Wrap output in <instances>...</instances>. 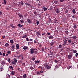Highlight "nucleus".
<instances>
[{
  "instance_id": "1",
  "label": "nucleus",
  "mask_w": 78,
  "mask_h": 78,
  "mask_svg": "<svg viewBox=\"0 0 78 78\" xmlns=\"http://www.w3.org/2000/svg\"><path fill=\"white\" fill-rule=\"evenodd\" d=\"M44 67H45V68L46 69H51V66L47 63H45L44 64Z\"/></svg>"
},
{
  "instance_id": "2",
  "label": "nucleus",
  "mask_w": 78,
  "mask_h": 78,
  "mask_svg": "<svg viewBox=\"0 0 78 78\" xmlns=\"http://www.w3.org/2000/svg\"><path fill=\"white\" fill-rule=\"evenodd\" d=\"M30 51L31 53V54H33L34 53V48H33L31 49H30Z\"/></svg>"
},
{
  "instance_id": "3",
  "label": "nucleus",
  "mask_w": 78,
  "mask_h": 78,
  "mask_svg": "<svg viewBox=\"0 0 78 78\" xmlns=\"http://www.w3.org/2000/svg\"><path fill=\"white\" fill-rule=\"evenodd\" d=\"M67 56L68 59H70L72 58V56H73V55H68Z\"/></svg>"
},
{
  "instance_id": "4",
  "label": "nucleus",
  "mask_w": 78,
  "mask_h": 78,
  "mask_svg": "<svg viewBox=\"0 0 78 78\" xmlns=\"http://www.w3.org/2000/svg\"><path fill=\"white\" fill-rule=\"evenodd\" d=\"M49 39H53L54 37H53V35H51L48 37Z\"/></svg>"
},
{
  "instance_id": "5",
  "label": "nucleus",
  "mask_w": 78,
  "mask_h": 78,
  "mask_svg": "<svg viewBox=\"0 0 78 78\" xmlns=\"http://www.w3.org/2000/svg\"><path fill=\"white\" fill-rule=\"evenodd\" d=\"M35 68V66H31L30 67V69L31 70H33Z\"/></svg>"
},
{
  "instance_id": "6",
  "label": "nucleus",
  "mask_w": 78,
  "mask_h": 78,
  "mask_svg": "<svg viewBox=\"0 0 78 78\" xmlns=\"http://www.w3.org/2000/svg\"><path fill=\"white\" fill-rule=\"evenodd\" d=\"M27 22L29 23H31V20H30V19H28L27 20Z\"/></svg>"
},
{
  "instance_id": "7",
  "label": "nucleus",
  "mask_w": 78,
  "mask_h": 78,
  "mask_svg": "<svg viewBox=\"0 0 78 78\" xmlns=\"http://www.w3.org/2000/svg\"><path fill=\"white\" fill-rule=\"evenodd\" d=\"M54 21L55 23H58V20H57L56 19V18L54 20Z\"/></svg>"
},
{
  "instance_id": "8",
  "label": "nucleus",
  "mask_w": 78,
  "mask_h": 78,
  "mask_svg": "<svg viewBox=\"0 0 78 78\" xmlns=\"http://www.w3.org/2000/svg\"><path fill=\"white\" fill-rule=\"evenodd\" d=\"M18 16L20 18H22V19H23V15H21L20 14H19Z\"/></svg>"
},
{
  "instance_id": "9",
  "label": "nucleus",
  "mask_w": 78,
  "mask_h": 78,
  "mask_svg": "<svg viewBox=\"0 0 78 78\" xmlns=\"http://www.w3.org/2000/svg\"><path fill=\"white\" fill-rule=\"evenodd\" d=\"M1 64L2 65L6 64V62H5V61H2L1 62Z\"/></svg>"
},
{
  "instance_id": "10",
  "label": "nucleus",
  "mask_w": 78,
  "mask_h": 78,
  "mask_svg": "<svg viewBox=\"0 0 78 78\" xmlns=\"http://www.w3.org/2000/svg\"><path fill=\"white\" fill-rule=\"evenodd\" d=\"M69 50L70 51H72L73 53V49H71L70 50L69 48H68L66 49V50Z\"/></svg>"
},
{
  "instance_id": "11",
  "label": "nucleus",
  "mask_w": 78,
  "mask_h": 78,
  "mask_svg": "<svg viewBox=\"0 0 78 78\" xmlns=\"http://www.w3.org/2000/svg\"><path fill=\"white\" fill-rule=\"evenodd\" d=\"M53 55V52H49L48 53V55H51V56H52Z\"/></svg>"
},
{
  "instance_id": "12",
  "label": "nucleus",
  "mask_w": 78,
  "mask_h": 78,
  "mask_svg": "<svg viewBox=\"0 0 78 78\" xmlns=\"http://www.w3.org/2000/svg\"><path fill=\"white\" fill-rule=\"evenodd\" d=\"M39 62H40V61L39 60H37L35 61V63L36 64H38V63H39Z\"/></svg>"
},
{
  "instance_id": "13",
  "label": "nucleus",
  "mask_w": 78,
  "mask_h": 78,
  "mask_svg": "<svg viewBox=\"0 0 78 78\" xmlns=\"http://www.w3.org/2000/svg\"><path fill=\"white\" fill-rule=\"evenodd\" d=\"M60 11H59V9H56V13H60Z\"/></svg>"
},
{
  "instance_id": "14",
  "label": "nucleus",
  "mask_w": 78,
  "mask_h": 78,
  "mask_svg": "<svg viewBox=\"0 0 78 78\" xmlns=\"http://www.w3.org/2000/svg\"><path fill=\"white\" fill-rule=\"evenodd\" d=\"M23 49L24 50H27L28 49V46H24L23 47Z\"/></svg>"
},
{
  "instance_id": "15",
  "label": "nucleus",
  "mask_w": 78,
  "mask_h": 78,
  "mask_svg": "<svg viewBox=\"0 0 78 78\" xmlns=\"http://www.w3.org/2000/svg\"><path fill=\"white\" fill-rule=\"evenodd\" d=\"M16 49H19V44H16Z\"/></svg>"
},
{
  "instance_id": "16",
  "label": "nucleus",
  "mask_w": 78,
  "mask_h": 78,
  "mask_svg": "<svg viewBox=\"0 0 78 78\" xmlns=\"http://www.w3.org/2000/svg\"><path fill=\"white\" fill-rule=\"evenodd\" d=\"M11 74L12 75H15V72L12 71L11 72Z\"/></svg>"
},
{
  "instance_id": "17",
  "label": "nucleus",
  "mask_w": 78,
  "mask_h": 78,
  "mask_svg": "<svg viewBox=\"0 0 78 78\" xmlns=\"http://www.w3.org/2000/svg\"><path fill=\"white\" fill-rule=\"evenodd\" d=\"M12 50H14L15 48V46L14 45V44H12Z\"/></svg>"
},
{
  "instance_id": "18",
  "label": "nucleus",
  "mask_w": 78,
  "mask_h": 78,
  "mask_svg": "<svg viewBox=\"0 0 78 78\" xmlns=\"http://www.w3.org/2000/svg\"><path fill=\"white\" fill-rule=\"evenodd\" d=\"M26 37H27V35H24L22 37V38H26Z\"/></svg>"
},
{
  "instance_id": "19",
  "label": "nucleus",
  "mask_w": 78,
  "mask_h": 78,
  "mask_svg": "<svg viewBox=\"0 0 78 78\" xmlns=\"http://www.w3.org/2000/svg\"><path fill=\"white\" fill-rule=\"evenodd\" d=\"M9 68H10V69H11V70H13V67L12 66H10L9 67Z\"/></svg>"
},
{
  "instance_id": "20",
  "label": "nucleus",
  "mask_w": 78,
  "mask_h": 78,
  "mask_svg": "<svg viewBox=\"0 0 78 78\" xmlns=\"http://www.w3.org/2000/svg\"><path fill=\"white\" fill-rule=\"evenodd\" d=\"M72 12H73V13H74V14H75V13H76V12L75 11V9H73L72 11Z\"/></svg>"
},
{
  "instance_id": "21",
  "label": "nucleus",
  "mask_w": 78,
  "mask_h": 78,
  "mask_svg": "<svg viewBox=\"0 0 78 78\" xmlns=\"http://www.w3.org/2000/svg\"><path fill=\"white\" fill-rule=\"evenodd\" d=\"M5 46L6 47H8L9 46V44L8 43H6L5 44Z\"/></svg>"
},
{
  "instance_id": "22",
  "label": "nucleus",
  "mask_w": 78,
  "mask_h": 78,
  "mask_svg": "<svg viewBox=\"0 0 78 78\" xmlns=\"http://www.w3.org/2000/svg\"><path fill=\"white\" fill-rule=\"evenodd\" d=\"M72 38L73 39H76V38H77V37H76V36H74Z\"/></svg>"
},
{
  "instance_id": "23",
  "label": "nucleus",
  "mask_w": 78,
  "mask_h": 78,
  "mask_svg": "<svg viewBox=\"0 0 78 78\" xmlns=\"http://www.w3.org/2000/svg\"><path fill=\"white\" fill-rule=\"evenodd\" d=\"M37 74L38 75H41L40 71H37Z\"/></svg>"
},
{
  "instance_id": "24",
  "label": "nucleus",
  "mask_w": 78,
  "mask_h": 78,
  "mask_svg": "<svg viewBox=\"0 0 78 78\" xmlns=\"http://www.w3.org/2000/svg\"><path fill=\"white\" fill-rule=\"evenodd\" d=\"M37 36H39V35H40V33L39 32H37Z\"/></svg>"
},
{
  "instance_id": "25",
  "label": "nucleus",
  "mask_w": 78,
  "mask_h": 78,
  "mask_svg": "<svg viewBox=\"0 0 78 78\" xmlns=\"http://www.w3.org/2000/svg\"><path fill=\"white\" fill-rule=\"evenodd\" d=\"M18 26L20 27H23V25H21V24H18Z\"/></svg>"
},
{
  "instance_id": "26",
  "label": "nucleus",
  "mask_w": 78,
  "mask_h": 78,
  "mask_svg": "<svg viewBox=\"0 0 78 78\" xmlns=\"http://www.w3.org/2000/svg\"><path fill=\"white\" fill-rule=\"evenodd\" d=\"M10 42L11 44H12L14 42V41H13V40H10Z\"/></svg>"
},
{
  "instance_id": "27",
  "label": "nucleus",
  "mask_w": 78,
  "mask_h": 78,
  "mask_svg": "<svg viewBox=\"0 0 78 78\" xmlns=\"http://www.w3.org/2000/svg\"><path fill=\"white\" fill-rule=\"evenodd\" d=\"M34 14H35V15L37 17V12H34Z\"/></svg>"
},
{
  "instance_id": "28",
  "label": "nucleus",
  "mask_w": 78,
  "mask_h": 78,
  "mask_svg": "<svg viewBox=\"0 0 78 78\" xmlns=\"http://www.w3.org/2000/svg\"><path fill=\"white\" fill-rule=\"evenodd\" d=\"M14 61L15 62H17V59H16V58H14Z\"/></svg>"
},
{
  "instance_id": "29",
  "label": "nucleus",
  "mask_w": 78,
  "mask_h": 78,
  "mask_svg": "<svg viewBox=\"0 0 78 78\" xmlns=\"http://www.w3.org/2000/svg\"><path fill=\"white\" fill-rule=\"evenodd\" d=\"M28 44H29V45H31V44H33V43L31 42H28Z\"/></svg>"
},
{
  "instance_id": "30",
  "label": "nucleus",
  "mask_w": 78,
  "mask_h": 78,
  "mask_svg": "<svg viewBox=\"0 0 78 78\" xmlns=\"http://www.w3.org/2000/svg\"><path fill=\"white\" fill-rule=\"evenodd\" d=\"M55 44V42L53 41H52L51 42V45H53Z\"/></svg>"
},
{
  "instance_id": "31",
  "label": "nucleus",
  "mask_w": 78,
  "mask_h": 78,
  "mask_svg": "<svg viewBox=\"0 0 78 78\" xmlns=\"http://www.w3.org/2000/svg\"><path fill=\"white\" fill-rule=\"evenodd\" d=\"M23 78H27V75L26 74H24L23 75Z\"/></svg>"
},
{
  "instance_id": "32",
  "label": "nucleus",
  "mask_w": 78,
  "mask_h": 78,
  "mask_svg": "<svg viewBox=\"0 0 78 78\" xmlns=\"http://www.w3.org/2000/svg\"><path fill=\"white\" fill-rule=\"evenodd\" d=\"M3 67H1L0 68V70L1 71H2V70H3Z\"/></svg>"
},
{
  "instance_id": "33",
  "label": "nucleus",
  "mask_w": 78,
  "mask_h": 78,
  "mask_svg": "<svg viewBox=\"0 0 78 78\" xmlns=\"http://www.w3.org/2000/svg\"><path fill=\"white\" fill-rule=\"evenodd\" d=\"M36 23H37V25H39V22L38 20H37L36 21Z\"/></svg>"
},
{
  "instance_id": "34",
  "label": "nucleus",
  "mask_w": 78,
  "mask_h": 78,
  "mask_svg": "<svg viewBox=\"0 0 78 78\" xmlns=\"http://www.w3.org/2000/svg\"><path fill=\"white\" fill-rule=\"evenodd\" d=\"M73 27L74 28V29H76V28H77V27L76 25H75Z\"/></svg>"
},
{
  "instance_id": "35",
  "label": "nucleus",
  "mask_w": 78,
  "mask_h": 78,
  "mask_svg": "<svg viewBox=\"0 0 78 78\" xmlns=\"http://www.w3.org/2000/svg\"><path fill=\"white\" fill-rule=\"evenodd\" d=\"M49 22L50 23H52V20H51V19H49Z\"/></svg>"
},
{
  "instance_id": "36",
  "label": "nucleus",
  "mask_w": 78,
  "mask_h": 78,
  "mask_svg": "<svg viewBox=\"0 0 78 78\" xmlns=\"http://www.w3.org/2000/svg\"><path fill=\"white\" fill-rule=\"evenodd\" d=\"M54 3L55 4H58V1H54Z\"/></svg>"
},
{
  "instance_id": "37",
  "label": "nucleus",
  "mask_w": 78,
  "mask_h": 78,
  "mask_svg": "<svg viewBox=\"0 0 78 78\" xmlns=\"http://www.w3.org/2000/svg\"><path fill=\"white\" fill-rule=\"evenodd\" d=\"M16 62H15L14 61H12V64L14 65L15 64H16Z\"/></svg>"
},
{
  "instance_id": "38",
  "label": "nucleus",
  "mask_w": 78,
  "mask_h": 78,
  "mask_svg": "<svg viewBox=\"0 0 78 78\" xmlns=\"http://www.w3.org/2000/svg\"><path fill=\"white\" fill-rule=\"evenodd\" d=\"M73 53H77V51L76 50H73Z\"/></svg>"
},
{
  "instance_id": "39",
  "label": "nucleus",
  "mask_w": 78,
  "mask_h": 78,
  "mask_svg": "<svg viewBox=\"0 0 78 78\" xmlns=\"http://www.w3.org/2000/svg\"><path fill=\"white\" fill-rule=\"evenodd\" d=\"M20 3L22 5H21L20 6H22L23 5V2H20Z\"/></svg>"
},
{
  "instance_id": "40",
  "label": "nucleus",
  "mask_w": 78,
  "mask_h": 78,
  "mask_svg": "<svg viewBox=\"0 0 78 78\" xmlns=\"http://www.w3.org/2000/svg\"><path fill=\"white\" fill-rule=\"evenodd\" d=\"M40 74L41 73L43 74L44 73V72H43L42 70H41V71H40Z\"/></svg>"
},
{
  "instance_id": "41",
  "label": "nucleus",
  "mask_w": 78,
  "mask_h": 78,
  "mask_svg": "<svg viewBox=\"0 0 78 78\" xmlns=\"http://www.w3.org/2000/svg\"><path fill=\"white\" fill-rule=\"evenodd\" d=\"M43 9L44 11H47V8L44 7L43 8Z\"/></svg>"
},
{
  "instance_id": "42",
  "label": "nucleus",
  "mask_w": 78,
  "mask_h": 78,
  "mask_svg": "<svg viewBox=\"0 0 78 78\" xmlns=\"http://www.w3.org/2000/svg\"><path fill=\"white\" fill-rule=\"evenodd\" d=\"M68 42L69 44H70V43H72V41H71V40H68Z\"/></svg>"
},
{
  "instance_id": "43",
  "label": "nucleus",
  "mask_w": 78,
  "mask_h": 78,
  "mask_svg": "<svg viewBox=\"0 0 78 78\" xmlns=\"http://www.w3.org/2000/svg\"><path fill=\"white\" fill-rule=\"evenodd\" d=\"M10 58H8V62H10Z\"/></svg>"
},
{
  "instance_id": "44",
  "label": "nucleus",
  "mask_w": 78,
  "mask_h": 78,
  "mask_svg": "<svg viewBox=\"0 0 78 78\" xmlns=\"http://www.w3.org/2000/svg\"><path fill=\"white\" fill-rule=\"evenodd\" d=\"M38 16H39V17H41V15L40 14H37Z\"/></svg>"
},
{
  "instance_id": "45",
  "label": "nucleus",
  "mask_w": 78,
  "mask_h": 78,
  "mask_svg": "<svg viewBox=\"0 0 78 78\" xmlns=\"http://www.w3.org/2000/svg\"><path fill=\"white\" fill-rule=\"evenodd\" d=\"M73 54L72 53V52H69V55H73Z\"/></svg>"
},
{
  "instance_id": "46",
  "label": "nucleus",
  "mask_w": 78,
  "mask_h": 78,
  "mask_svg": "<svg viewBox=\"0 0 78 78\" xmlns=\"http://www.w3.org/2000/svg\"><path fill=\"white\" fill-rule=\"evenodd\" d=\"M65 33L66 34H69V32H68V31H65Z\"/></svg>"
},
{
  "instance_id": "47",
  "label": "nucleus",
  "mask_w": 78,
  "mask_h": 78,
  "mask_svg": "<svg viewBox=\"0 0 78 78\" xmlns=\"http://www.w3.org/2000/svg\"><path fill=\"white\" fill-rule=\"evenodd\" d=\"M54 62H55L56 63H57V62H58V60H56V59H55L54 60Z\"/></svg>"
},
{
  "instance_id": "48",
  "label": "nucleus",
  "mask_w": 78,
  "mask_h": 78,
  "mask_svg": "<svg viewBox=\"0 0 78 78\" xmlns=\"http://www.w3.org/2000/svg\"><path fill=\"white\" fill-rule=\"evenodd\" d=\"M25 4L27 5H28V6H30V4L29 3H25Z\"/></svg>"
},
{
  "instance_id": "49",
  "label": "nucleus",
  "mask_w": 78,
  "mask_h": 78,
  "mask_svg": "<svg viewBox=\"0 0 78 78\" xmlns=\"http://www.w3.org/2000/svg\"><path fill=\"white\" fill-rule=\"evenodd\" d=\"M64 44H67V40H65Z\"/></svg>"
},
{
  "instance_id": "50",
  "label": "nucleus",
  "mask_w": 78,
  "mask_h": 78,
  "mask_svg": "<svg viewBox=\"0 0 78 78\" xmlns=\"http://www.w3.org/2000/svg\"><path fill=\"white\" fill-rule=\"evenodd\" d=\"M7 53L8 54H10V53H11V51H7Z\"/></svg>"
},
{
  "instance_id": "51",
  "label": "nucleus",
  "mask_w": 78,
  "mask_h": 78,
  "mask_svg": "<svg viewBox=\"0 0 78 78\" xmlns=\"http://www.w3.org/2000/svg\"><path fill=\"white\" fill-rule=\"evenodd\" d=\"M6 0H4V4H6Z\"/></svg>"
},
{
  "instance_id": "52",
  "label": "nucleus",
  "mask_w": 78,
  "mask_h": 78,
  "mask_svg": "<svg viewBox=\"0 0 78 78\" xmlns=\"http://www.w3.org/2000/svg\"><path fill=\"white\" fill-rule=\"evenodd\" d=\"M59 48H61L62 47V45L61 44H60L58 46Z\"/></svg>"
},
{
  "instance_id": "53",
  "label": "nucleus",
  "mask_w": 78,
  "mask_h": 78,
  "mask_svg": "<svg viewBox=\"0 0 78 78\" xmlns=\"http://www.w3.org/2000/svg\"><path fill=\"white\" fill-rule=\"evenodd\" d=\"M78 53H76V57H78Z\"/></svg>"
},
{
  "instance_id": "54",
  "label": "nucleus",
  "mask_w": 78,
  "mask_h": 78,
  "mask_svg": "<svg viewBox=\"0 0 78 78\" xmlns=\"http://www.w3.org/2000/svg\"><path fill=\"white\" fill-rule=\"evenodd\" d=\"M7 75L8 76V77H9V78H11V76H10V75L8 74Z\"/></svg>"
},
{
  "instance_id": "55",
  "label": "nucleus",
  "mask_w": 78,
  "mask_h": 78,
  "mask_svg": "<svg viewBox=\"0 0 78 78\" xmlns=\"http://www.w3.org/2000/svg\"><path fill=\"white\" fill-rule=\"evenodd\" d=\"M41 50H42V51H44V48H41Z\"/></svg>"
},
{
  "instance_id": "56",
  "label": "nucleus",
  "mask_w": 78,
  "mask_h": 78,
  "mask_svg": "<svg viewBox=\"0 0 78 78\" xmlns=\"http://www.w3.org/2000/svg\"><path fill=\"white\" fill-rule=\"evenodd\" d=\"M22 66H25V63H23L22 64Z\"/></svg>"
},
{
  "instance_id": "57",
  "label": "nucleus",
  "mask_w": 78,
  "mask_h": 78,
  "mask_svg": "<svg viewBox=\"0 0 78 78\" xmlns=\"http://www.w3.org/2000/svg\"><path fill=\"white\" fill-rule=\"evenodd\" d=\"M60 2H63L64 1V0H60Z\"/></svg>"
},
{
  "instance_id": "58",
  "label": "nucleus",
  "mask_w": 78,
  "mask_h": 78,
  "mask_svg": "<svg viewBox=\"0 0 78 78\" xmlns=\"http://www.w3.org/2000/svg\"><path fill=\"white\" fill-rule=\"evenodd\" d=\"M32 60H33V61H34V60H35V58L34 57H33L32 58Z\"/></svg>"
},
{
  "instance_id": "59",
  "label": "nucleus",
  "mask_w": 78,
  "mask_h": 78,
  "mask_svg": "<svg viewBox=\"0 0 78 78\" xmlns=\"http://www.w3.org/2000/svg\"><path fill=\"white\" fill-rule=\"evenodd\" d=\"M24 16H28V14L27 13H26L24 15Z\"/></svg>"
},
{
  "instance_id": "60",
  "label": "nucleus",
  "mask_w": 78,
  "mask_h": 78,
  "mask_svg": "<svg viewBox=\"0 0 78 78\" xmlns=\"http://www.w3.org/2000/svg\"><path fill=\"white\" fill-rule=\"evenodd\" d=\"M34 53L35 54H37V51H34Z\"/></svg>"
},
{
  "instance_id": "61",
  "label": "nucleus",
  "mask_w": 78,
  "mask_h": 78,
  "mask_svg": "<svg viewBox=\"0 0 78 78\" xmlns=\"http://www.w3.org/2000/svg\"><path fill=\"white\" fill-rule=\"evenodd\" d=\"M68 12H69L68 10H66V11L65 12H66V13H67Z\"/></svg>"
},
{
  "instance_id": "62",
  "label": "nucleus",
  "mask_w": 78,
  "mask_h": 78,
  "mask_svg": "<svg viewBox=\"0 0 78 78\" xmlns=\"http://www.w3.org/2000/svg\"><path fill=\"white\" fill-rule=\"evenodd\" d=\"M2 55L3 56H5V53H3Z\"/></svg>"
},
{
  "instance_id": "63",
  "label": "nucleus",
  "mask_w": 78,
  "mask_h": 78,
  "mask_svg": "<svg viewBox=\"0 0 78 78\" xmlns=\"http://www.w3.org/2000/svg\"><path fill=\"white\" fill-rule=\"evenodd\" d=\"M67 16L68 17H70V14H68Z\"/></svg>"
},
{
  "instance_id": "64",
  "label": "nucleus",
  "mask_w": 78,
  "mask_h": 78,
  "mask_svg": "<svg viewBox=\"0 0 78 78\" xmlns=\"http://www.w3.org/2000/svg\"><path fill=\"white\" fill-rule=\"evenodd\" d=\"M48 35H50V33H47Z\"/></svg>"
}]
</instances>
